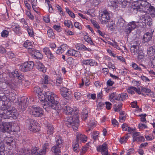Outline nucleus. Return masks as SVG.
<instances>
[{"mask_svg":"<svg viewBox=\"0 0 155 155\" xmlns=\"http://www.w3.org/2000/svg\"><path fill=\"white\" fill-rule=\"evenodd\" d=\"M122 128L124 131H128L130 133H132L133 131V129L128 126V125L126 124H124L122 125Z\"/></svg>","mask_w":155,"mask_h":155,"instance_id":"obj_27","label":"nucleus"},{"mask_svg":"<svg viewBox=\"0 0 155 155\" xmlns=\"http://www.w3.org/2000/svg\"><path fill=\"white\" fill-rule=\"evenodd\" d=\"M74 96L76 99L78 100L81 96V94L79 92H76L74 93Z\"/></svg>","mask_w":155,"mask_h":155,"instance_id":"obj_63","label":"nucleus"},{"mask_svg":"<svg viewBox=\"0 0 155 155\" xmlns=\"http://www.w3.org/2000/svg\"><path fill=\"white\" fill-rule=\"evenodd\" d=\"M43 51L44 53H45L47 55H48V54L51 52L49 48L46 47H45L43 49Z\"/></svg>","mask_w":155,"mask_h":155,"instance_id":"obj_54","label":"nucleus"},{"mask_svg":"<svg viewBox=\"0 0 155 155\" xmlns=\"http://www.w3.org/2000/svg\"><path fill=\"white\" fill-rule=\"evenodd\" d=\"M79 116L77 114L76 115L72 117H68L66 122V124L69 127H72L73 130H76L78 126Z\"/></svg>","mask_w":155,"mask_h":155,"instance_id":"obj_2","label":"nucleus"},{"mask_svg":"<svg viewBox=\"0 0 155 155\" xmlns=\"http://www.w3.org/2000/svg\"><path fill=\"white\" fill-rule=\"evenodd\" d=\"M104 105V104L101 102L99 103L97 105V109L98 110L102 109Z\"/></svg>","mask_w":155,"mask_h":155,"instance_id":"obj_64","label":"nucleus"},{"mask_svg":"<svg viewBox=\"0 0 155 155\" xmlns=\"http://www.w3.org/2000/svg\"><path fill=\"white\" fill-rule=\"evenodd\" d=\"M84 40L90 44L91 45H94V44L91 38L87 36H84Z\"/></svg>","mask_w":155,"mask_h":155,"instance_id":"obj_40","label":"nucleus"},{"mask_svg":"<svg viewBox=\"0 0 155 155\" xmlns=\"http://www.w3.org/2000/svg\"><path fill=\"white\" fill-rule=\"evenodd\" d=\"M45 0V3L47 2V4L48 5L49 7V12H50L52 13L53 12V8H52V6L50 5V2L48 1V0Z\"/></svg>","mask_w":155,"mask_h":155,"instance_id":"obj_49","label":"nucleus"},{"mask_svg":"<svg viewBox=\"0 0 155 155\" xmlns=\"http://www.w3.org/2000/svg\"><path fill=\"white\" fill-rule=\"evenodd\" d=\"M152 19L148 15L145 16L144 17H142L141 20L139 21V23L142 24H140V25L142 27L148 25L150 26L152 25Z\"/></svg>","mask_w":155,"mask_h":155,"instance_id":"obj_8","label":"nucleus"},{"mask_svg":"<svg viewBox=\"0 0 155 155\" xmlns=\"http://www.w3.org/2000/svg\"><path fill=\"white\" fill-rule=\"evenodd\" d=\"M137 27L136 22L132 21L129 22L126 25L124 31L127 34L130 33L132 31Z\"/></svg>","mask_w":155,"mask_h":155,"instance_id":"obj_11","label":"nucleus"},{"mask_svg":"<svg viewBox=\"0 0 155 155\" xmlns=\"http://www.w3.org/2000/svg\"><path fill=\"white\" fill-rule=\"evenodd\" d=\"M137 54H138L137 58L139 59H141L143 58L144 57V53L142 50H140L139 51Z\"/></svg>","mask_w":155,"mask_h":155,"instance_id":"obj_43","label":"nucleus"},{"mask_svg":"<svg viewBox=\"0 0 155 155\" xmlns=\"http://www.w3.org/2000/svg\"><path fill=\"white\" fill-rule=\"evenodd\" d=\"M60 105H61L60 104ZM61 106V105H60ZM61 108L60 109L61 110L62 109H63L64 110V113L66 114H70L74 110L72 108L70 107L67 104H65L62 107L61 106Z\"/></svg>","mask_w":155,"mask_h":155,"instance_id":"obj_15","label":"nucleus"},{"mask_svg":"<svg viewBox=\"0 0 155 155\" xmlns=\"http://www.w3.org/2000/svg\"><path fill=\"white\" fill-rule=\"evenodd\" d=\"M47 134L48 135L52 134L54 132V128L53 126L51 124L48 125L47 127Z\"/></svg>","mask_w":155,"mask_h":155,"instance_id":"obj_29","label":"nucleus"},{"mask_svg":"<svg viewBox=\"0 0 155 155\" xmlns=\"http://www.w3.org/2000/svg\"><path fill=\"white\" fill-rule=\"evenodd\" d=\"M7 145H11V143L13 142V139L11 137L6 138L5 140Z\"/></svg>","mask_w":155,"mask_h":155,"instance_id":"obj_42","label":"nucleus"},{"mask_svg":"<svg viewBox=\"0 0 155 155\" xmlns=\"http://www.w3.org/2000/svg\"><path fill=\"white\" fill-rule=\"evenodd\" d=\"M59 148L58 147L54 146L52 148L51 150L55 154L60 155L61 154V152Z\"/></svg>","mask_w":155,"mask_h":155,"instance_id":"obj_30","label":"nucleus"},{"mask_svg":"<svg viewBox=\"0 0 155 155\" xmlns=\"http://www.w3.org/2000/svg\"><path fill=\"white\" fill-rule=\"evenodd\" d=\"M67 47V45L65 44L61 45L58 48L57 50L56 51V53L58 54H61L66 50L68 48Z\"/></svg>","mask_w":155,"mask_h":155,"instance_id":"obj_18","label":"nucleus"},{"mask_svg":"<svg viewBox=\"0 0 155 155\" xmlns=\"http://www.w3.org/2000/svg\"><path fill=\"white\" fill-rule=\"evenodd\" d=\"M145 9H147L148 10L149 13L151 15H153V16L155 15V8L153 6H151L150 4L148 2V4L147 5Z\"/></svg>","mask_w":155,"mask_h":155,"instance_id":"obj_22","label":"nucleus"},{"mask_svg":"<svg viewBox=\"0 0 155 155\" xmlns=\"http://www.w3.org/2000/svg\"><path fill=\"white\" fill-rule=\"evenodd\" d=\"M47 33L48 36L50 38H52L54 36V33L51 29L48 30Z\"/></svg>","mask_w":155,"mask_h":155,"instance_id":"obj_50","label":"nucleus"},{"mask_svg":"<svg viewBox=\"0 0 155 155\" xmlns=\"http://www.w3.org/2000/svg\"><path fill=\"white\" fill-rule=\"evenodd\" d=\"M75 52V50L70 49L66 53V55L68 56H73Z\"/></svg>","mask_w":155,"mask_h":155,"instance_id":"obj_39","label":"nucleus"},{"mask_svg":"<svg viewBox=\"0 0 155 155\" xmlns=\"http://www.w3.org/2000/svg\"><path fill=\"white\" fill-rule=\"evenodd\" d=\"M141 90L143 92L148 93L147 94V95L151 96L152 97H154L153 93V92H151V90L150 89L145 87H141Z\"/></svg>","mask_w":155,"mask_h":155,"instance_id":"obj_28","label":"nucleus"},{"mask_svg":"<svg viewBox=\"0 0 155 155\" xmlns=\"http://www.w3.org/2000/svg\"><path fill=\"white\" fill-rule=\"evenodd\" d=\"M96 122L94 120H90L88 123L89 130H91L95 126Z\"/></svg>","mask_w":155,"mask_h":155,"instance_id":"obj_36","label":"nucleus"},{"mask_svg":"<svg viewBox=\"0 0 155 155\" xmlns=\"http://www.w3.org/2000/svg\"><path fill=\"white\" fill-rule=\"evenodd\" d=\"M26 123H28V128L31 131L34 132L38 131V129L36 125L37 124L36 121L33 120H27Z\"/></svg>","mask_w":155,"mask_h":155,"instance_id":"obj_9","label":"nucleus"},{"mask_svg":"<svg viewBox=\"0 0 155 155\" xmlns=\"http://www.w3.org/2000/svg\"><path fill=\"white\" fill-rule=\"evenodd\" d=\"M35 50L32 48L31 47H28V52L30 54H31L32 56H33L34 52L35 51Z\"/></svg>","mask_w":155,"mask_h":155,"instance_id":"obj_52","label":"nucleus"},{"mask_svg":"<svg viewBox=\"0 0 155 155\" xmlns=\"http://www.w3.org/2000/svg\"><path fill=\"white\" fill-rule=\"evenodd\" d=\"M34 64L33 62H25L20 66V69L22 71L26 72L33 68Z\"/></svg>","mask_w":155,"mask_h":155,"instance_id":"obj_6","label":"nucleus"},{"mask_svg":"<svg viewBox=\"0 0 155 155\" xmlns=\"http://www.w3.org/2000/svg\"><path fill=\"white\" fill-rule=\"evenodd\" d=\"M81 63L83 65L91 66H96L97 65V63L96 61L91 59L84 60Z\"/></svg>","mask_w":155,"mask_h":155,"instance_id":"obj_14","label":"nucleus"},{"mask_svg":"<svg viewBox=\"0 0 155 155\" xmlns=\"http://www.w3.org/2000/svg\"><path fill=\"white\" fill-rule=\"evenodd\" d=\"M31 45V43H30L28 41H27L24 43V46L25 47L27 48L28 49V47L30 48L32 47Z\"/></svg>","mask_w":155,"mask_h":155,"instance_id":"obj_51","label":"nucleus"},{"mask_svg":"<svg viewBox=\"0 0 155 155\" xmlns=\"http://www.w3.org/2000/svg\"><path fill=\"white\" fill-rule=\"evenodd\" d=\"M128 95L126 93H123L118 95V100L123 101L128 98Z\"/></svg>","mask_w":155,"mask_h":155,"instance_id":"obj_31","label":"nucleus"},{"mask_svg":"<svg viewBox=\"0 0 155 155\" xmlns=\"http://www.w3.org/2000/svg\"><path fill=\"white\" fill-rule=\"evenodd\" d=\"M133 141L134 142H143L145 140L144 137L140 135L139 133H135L133 134Z\"/></svg>","mask_w":155,"mask_h":155,"instance_id":"obj_13","label":"nucleus"},{"mask_svg":"<svg viewBox=\"0 0 155 155\" xmlns=\"http://www.w3.org/2000/svg\"><path fill=\"white\" fill-rule=\"evenodd\" d=\"M132 66L135 70L140 71H142L141 68L139 67L135 63H132Z\"/></svg>","mask_w":155,"mask_h":155,"instance_id":"obj_48","label":"nucleus"},{"mask_svg":"<svg viewBox=\"0 0 155 155\" xmlns=\"http://www.w3.org/2000/svg\"><path fill=\"white\" fill-rule=\"evenodd\" d=\"M106 104V107L107 109L110 110L111 109L112 107L111 104L109 102H106L105 103Z\"/></svg>","mask_w":155,"mask_h":155,"instance_id":"obj_60","label":"nucleus"},{"mask_svg":"<svg viewBox=\"0 0 155 155\" xmlns=\"http://www.w3.org/2000/svg\"><path fill=\"white\" fill-rule=\"evenodd\" d=\"M27 99L28 98L25 97L19 98L18 99L19 104L22 110H25L27 107L28 103L25 102V101H27Z\"/></svg>","mask_w":155,"mask_h":155,"instance_id":"obj_12","label":"nucleus"},{"mask_svg":"<svg viewBox=\"0 0 155 155\" xmlns=\"http://www.w3.org/2000/svg\"><path fill=\"white\" fill-rule=\"evenodd\" d=\"M30 113L36 117H41L43 115V111L41 108L36 107L32 108Z\"/></svg>","mask_w":155,"mask_h":155,"instance_id":"obj_10","label":"nucleus"},{"mask_svg":"<svg viewBox=\"0 0 155 155\" xmlns=\"http://www.w3.org/2000/svg\"><path fill=\"white\" fill-rule=\"evenodd\" d=\"M152 36L153 34L149 32H147L144 35L143 39L145 42H147L152 39Z\"/></svg>","mask_w":155,"mask_h":155,"instance_id":"obj_23","label":"nucleus"},{"mask_svg":"<svg viewBox=\"0 0 155 155\" xmlns=\"http://www.w3.org/2000/svg\"><path fill=\"white\" fill-rule=\"evenodd\" d=\"M138 128L140 129L147 128V126L145 124L140 123L139 124Z\"/></svg>","mask_w":155,"mask_h":155,"instance_id":"obj_56","label":"nucleus"},{"mask_svg":"<svg viewBox=\"0 0 155 155\" xmlns=\"http://www.w3.org/2000/svg\"><path fill=\"white\" fill-rule=\"evenodd\" d=\"M135 87H129L127 91L129 94H133L134 93Z\"/></svg>","mask_w":155,"mask_h":155,"instance_id":"obj_53","label":"nucleus"},{"mask_svg":"<svg viewBox=\"0 0 155 155\" xmlns=\"http://www.w3.org/2000/svg\"><path fill=\"white\" fill-rule=\"evenodd\" d=\"M97 150L99 152H104L107 150V146L105 143H104L102 145H101L97 147Z\"/></svg>","mask_w":155,"mask_h":155,"instance_id":"obj_24","label":"nucleus"},{"mask_svg":"<svg viewBox=\"0 0 155 155\" xmlns=\"http://www.w3.org/2000/svg\"><path fill=\"white\" fill-rule=\"evenodd\" d=\"M99 19L101 24H105L109 21L110 16L109 14L107 11H104L101 14Z\"/></svg>","mask_w":155,"mask_h":155,"instance_id":"obj_5","label":"nucleus"},{"mask_svg":"<svg viewBox=\"0 0 155 155\" xmlns=\"http://www.w3.org/2000/svg\"><path fill=\"white\" fill-rule=\"evenodd\" d=\"M110 5L113 7L116 8L118 6V2L117 0H110Z\"/></svg>","mask_w":155,"mask_h":155,"instance_id":"obj_32","label":"nucleus"},{"mask_svg":"<svg viewBox=\"0 0 155 155\" xmlns=\"http://www.w3.org/2000/svg\"><path fill=\"white\" fill-rule=\"evenodd\" d=\"M74 25L75 28L79 30H81L82 29V27L81 24L78 22H75L74 24Z\"/></svg>","mask_w":155,"mask_h":155,"instance_id":"obj_55","label":"nucleus"},{"mask_svg":"<svg viewBox=\"0 0 155 155\" xmlns=\"http://www.w3.org/2000/svg\"><path fill=\"white\" fill-rule=\"evenodd\" d=\"M82 81H83L84 83H85V84L86 86H88L90 84L89 83V80L87 78H84L82 79Z\"/></svg>","mask_w":155,"mask_h":155,"instance_id":"obj_57","label":"nucleus"},{"mask_svg":"<svg viewBox=\"0 0 155 155\" xmlns=\"http://www.w3.org/2000/svg\"><path fill=\"white\" fill-rule=\"evenodd\" d=\"M136 43L135 45H132L130 48V51L132 54L135 55L137 54L139 51V48L140 46V44Z\"/></svg>","mask_w":155,"mask_h":155,"instance_id":"obj_16","label":"nucleus"},{"mask_svg":"<svg viewBox=\"0 0 155 155\" xmlns=\"http://www.w3.org/2000/svg\"><path fill=\"white\" fill-rule=\"evenodd\" d=\"M99 133L97 132H94L93 133L92 136L94 140H95L98 137Z\"/></svg>","mask_w":155,"mask_h":155,"instance_id":"obj_58","label":"nucleus"},{"mask_svg":"<svg viewBox=\"0 0 155 155\" xmlns=\"http://www.w3.org/2000/svg\"><path fill=\"white\" fill-rule=\"evenodd\" d=\"M27 30L29 35L33 37L34 36V33L32 29L28 28Z\"/></svg>","mask_w":155,"mask_h":155,"instance_id":"obj_62","label":"nucleus"},{"mask_svg":"<svg viewBox=\"0 0 155 155\" xmlns=\"http://www.w3.org/2000/svg\"><path fill=\"white\" fill-rule=\"evenodd\" d=\"M20 130V127L17 124H12L11 131L18 132Z\"/></svg>","mask_w":155,"mask_h":155,"instance_id":"obj_37","label":"nucleus"},{"mask_svg":"<svg viewBox=\"0 0 155 155\" xmlns=\"http://www.w3.org/2000/svg\"><path fill=\"white\" fill-rule=\"evenodd\" d=\"M63 79L60 77H58L56 80V84L57 86H60L62 82Z\"/></svg>","mask_w":155,"mask_h":155,"instance_id":"obj_46","label":"nucleus"},{"mask_svg":"<svg viewBox=\"0 0 155 155\" xmlns=\"http://www.w3.org/2000/svg\"><path fill=\"white\" fill-rule=\"evenodd\" d=\"M147 54L150 56H152L155 54V46H152L147 49Z\"/></svg>","mask_w":155,"mask_h":155,"instance_id":"obj_26","label":"nucleus"},{"mask_svg":"<svg viewBox=\"0 0 155 155\" xmlns=\"http://www.w3.org/2000/svg\"><path fill=\"white\" fill-rule=\"evenodd\" d=\"M35 66L39 71L43 72H45L46 71V69L45 67L42 63L38 61L35 64Z\"/></svg>","mask_w":155,"mask_h":155,"instance_id":"obj_20","label":"nucleus"},{"mask_svg":"<svg viewBox=\"0 0 155 155\" xmlns=\"http://www.w3.org/2000/svg\"><path fill=\"white\" fill-rule=\"evenodd\" d=\"M72 147L74 150L76 151H78V150H79L78 147L79 145L77 143L75 144H74L72 145Z\"/></svg>","mask_w":155,"mask_h":155,"instance_id":"obj_61","label":"nucleus"},{"mask_svg":"<svg viewBox=\"0 0 155 155\" xmlns=\"http://www.w3.org/2000/svg\"><path fill=\"white\" fill-rule=\"evenodd\" d=\"M12 123L3 122L0 121V130L2 132H8L11 130Z\"/></svg>","mask_w":155,"mask_h":155,"instance_id":"obj_4","label":"nucleus"},{"mask_svg":"<svg viewBox=\"0 0 155 155\" xmlns=\"http://www.w3.org/2000/svg\"><path fill=\"white\" fill-rule=\"evenodd\" d=\"M64 25L67 26L68 28H70L71 26V28H73V26L72 24V23L70 21L68 20H66L64 21Z\"/></svg>","mask_w":155,"mask_h":155,"instance_id":"obj_41","label":"nucleus"},{"mask_svg":"<svg viewBox=\"0 0 155 155\" xmlns=\"http://www.w3.org/2000/svg\"><path fill=\"white\" fill-rule=\"evenodd\" d=\"M49 143H46L44 144L42 146V151H45V153H46V151L48 150L49 149Z\"/></svg>","mask_w":155,"mask_h":155,"instance_id":"obj_45","label":"nucleus"},{"mask_svg":"<svg viewBox=\"0 0 155 155\" xmlns=\"http://www.w3.org/2000/svg\"><path fill=\"white\" fill-rule=\"evenodd\" d=\"M63 143L61 138L59 137L58 139L56 140V146L60 148H61L63 146Z\"/></svg>","mask_w":155,"mask_h":155,"instance_id":"obj_34","label":"nucleus"},{"mask_svg":"<svg viewBox=\"0 0 155 155\" xmlns=\"http://www.w3.org/2000/svg\"><path fill=\"white\" fill-rule=\"evenodd\" d=\"M45 151H42L41 149L37 150L36 149H34L31 151V154L32 155H45Z\"/></svg>","mask_w":155,"mask_h":155,"instance_id":"obj_19","label":"nucleus"},{"mask_svg":"<svg viewBox=\"0 0 155 155\" xmlns=\"http://www.w3.org/2000/svg\"><path fill=\"white\" fill-rule=\"evenodd\" d=\"M76 136L77 140L78 141L80 140L82 142H84L87 141V137L80 132H77L76 134Z\"/></svg>","mask_w":155,"mask_h":155,"instance_id":"obj_17","label":"nucleus"},{"mask_svg":"<svg viewBox=\"0 0 155 155\" xmlns=\"http://www.w3.org/2000/svg\"><path fill=\"white\" fill-rule=\"evenodd\" d=\"M60 93L63 97L68 100H70L72 97L71 92L66 87H62L60 89Z\"/></svg>","mask_w":155,"mask_h":155,"instance_id":"obj_7","label":"nucleus"},{"mask_svg":"<svg viewBox=\"0 0 155 155\" xmlns=\"http://www.w3.org/2000/svg\"><path fill=\"white\" fill-rule=\"evenodd\" d=\"M12 110L6 107V109H5V114H4V119L9 118L11 117Z\"/></svg>","mask_w":155,"mask_h":155,"instance_id":"obj_25","label":"nucleus"},{"mask_svg":"<svg viewBox=\"0 0 155 155\" xmlns=\"http://www.w3.org/2000/svg\"><path fill=\"white\" fill-rule=\"evenodd\" d=\"M38 95L40 100L44 101L43 107L48 112L54 110H60L61 107L60 104L56 100V95L54 93L48 91L45 92L43 91L38 93Z\"/></svg>","mask_w":155,"mask_h":155,"instance_id":"obj_1","label":"nucleus"},{"mask_svg":"<svg viewBox=\"0 0 155 155\" xmlns=\"http://www.w3.org/2000/svg\"><path fill=\"white\" fill-rule=\"evenodd\" d=\"M33 56L35 58L41 59L42 57V54L40 53L38 50H35Z\"/></svg>","mask_w":155,"mask_h":155,"instance_id":"obj_35","label":"nucleus"},{"mask_svg":"<svg viewBox=\"0 0 155 155\" xmlns=\"http://www.w3.org/2000/svg\"><path fill=\"white\" fill-rule=\"evenodd\" d=\"M128 137L129 136L127 135L126 136L121 138L120 140V142L122 144L126 143Z\"/></svg>","mask_w":155,"mask_h":155,"instance_id":"obj_47","label":"nucleus"},{"mask_svg":"<svg viewBox=\"0 0 155 155\" xmlns=\"http://www.w3.org/2000/svg\"><path fill=\"white\" fill-rule=\"evenodd\" d=\"M90 112V109L89 108L84 109L81 113V117L82 119L85 120L87 117L88 114Z\"/></svg>","mask_w":155,"mask_h":155,"instance_id":"obj_21","label":"nucleus"},{"mask_svg":"<svg viewBox=\"0 0 155 155\" xmlns=\"http://www.w3.org/2000/svg\"><path fill=\"white\" fill-rule=\"evenodd\" d=\"M91 22L95 28L98 29L100 28V26L97 22L94 21H91Z\"/></svg>","mask_w":155,"mask_h":155,"instance_id":"obj_59","label":"nucleus"},{"mask_svg":"<svg viewBox=\"0 0 155 155\" xmlns=\"http://www.w3.org/2000/svg\"><path fill=\"white\" fill-rule=\"evenodd\" d=\"M18 111L14 108H12L11 117L13 119H15L18 117Z\"/></svg>","mask_w":155,"mask_h":155,"instance_id":"obj_33","label":"nucleus"},{"mask_svg":"<svg viewBox=\"0 0 155 155\" xmlns=\"http://www.w3.org/2000/svg\"><path fill=\"white\" fill-rule=\"evenodd\" d=\"M148 2L142 0L134 1L132 4V8L139 11H142L143 8H146Z\"/></svg>","mask_w":155,"mask_h":155,"instance_id":"obj_3","label":"nucleus"},{"mask_svg":"<svg viewBox=\"0 0 155 155\" xmlns=\"http://www.w3.org/2000/svg\"><path fill=\"white\" fill-rule=\"evenodd\" d=\"M13 30L16 33H19L21 31L19 26L18 25H15L13 26Z\"/></svg>","mask_w":155,"mask_h":155,"instance_id":"obj_38","label":"nucleus"},{"mask_svg":"<svg viewBox=\"0 0 155 155\" xmlns=\"http://www.w3.org/2000/svg\"><path fill=\"white\" fill-rule=\"evenodd\" d=\"M43 79V82L44 84H48L50 82V79L47 75H45Z\"/></svg>","mask_w":155,"mask_h":155,"instance_id":"obj_44","label":"nucleus"}]
</instances>
